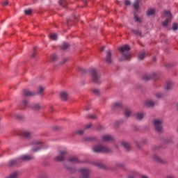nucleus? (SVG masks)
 Masks as SVG:
<instances>
[{"instance_id": "29", "label": "nucleus", "mask_w": 178, "mask_h": 178, "mask_svg": "<svg viewBox=\"0 0 178 178\" xmlns=\"http://www.w3.org/2000/svg\"><path fill=\"white\" fill-rule=\"evenodd\" d=\"M132 33L135 34V35H138V37H141V31L138 30L132 29Z\"/></svg>"}, {"instance_id": "53", "label": "nucleus", "mask_w": 178, "mask_h": 178, "mask_svg": "<svg viewBox=\"0 0 178 178\" xmlns=\"http://www.w3.org/2000/svg\"><path fill=\"white\" fill-rule=\"evenodd\" d=\"M152 60H154V62H156V57H153Z\"/></svg>"}, {"instance_id": "48", "label": "nucleus", "mask_w": 178, "mask_h": 178, "mask_svg": "<svg viewBox=\"0 0 178 178\" xmlns=\"http://www.w3.org/2000/svg\"><path fill=\"white\" fill-rule=\"evenodd\" d=\"M59 3H60V5H61V6H63V5H65V0H60Z\"/></svg>"}, {"instance_id": "43", "label": "nucleus", "mask_w": 178, "mask_h": 178, "mask_svg": "<svg viewBox=\"0 0 178 178\" xmlns=\"http://www.w3.org/2000/svg\"><path fill=\"white\" fill-rule=\"evenodd\" d=\"M105 128L104 127H102V125H99L97 128V130L98 131H102V130H104Z\"/></svg>"}, {"instance_id": "2", "label": "nucleus", "mask_w": 178, "mask_h": 178, "mask_svg": "<svg viewBox=\"0 0 178 178\" xmlns=\"http://www.w3.org/2000/svg\"><path fill=\"white\" fill-rule=\"evenodd\" d=\"M93 152L97 153L110 154L111 149L103 145H96L93 147Z\"/></svg>"}, {"instance_id": "47", "label": "nucleus", "mask_w": 178, "mask_h": 178, "mask_svg": "<svg viewBox=\"0 0 178 178\" xmlns=\"http://www.w3.org/2000/svg\"><path fill=\"white\" fill-rule=\"evenodd\" d=\"M124 5L126 6H129V5H130V1H129V0L125 1Z\"/></svg>"}, {"instance_id": "32", "label": "nucleus", "mask_w": 178, "mask_h": 178, "mask_svg": "<svg viewBox=\"0 0 178 178\" xmlns=\"http://www.w3.org/2000/svg\"><path fill=\"white\" fill-rule=\"evenodd\" d=\"M35 55H37V47H33V53L31 55V58H35Z\"/></svg>"}, {"instance_id": "15", "label": "nucleus", "mask_w": 178, "mask_h": 178, "mask_svg": "<svg viewBox=\"0 0 178 178\" xmlns=\"http://www.w3.org/2000/svg\"><path fill=\"white\" fill-rule=\"evenodd\" d=\"M23 95L24 97H33V95H35L34 92H30L29 90H23Z\"/></svg>"}, {"instance_id": "34", "label": "nucleus", "mask_w": 178, "mask_h": 178, "mask_svg": "<svg viewBox=\"0 0 178 178\" xmlns=\"http://www.w3.org/2000/svg\"><path fill=\"white\" fill-rule=\"evenodd\" d=\"M51 60H52L53 62H55V60H58V56H56V54H52L50 57Z\"/></svg>"}, {"instance_id": "40", "label": "nucleus", "mask_w": 178, "mask_h": 178, "mask_svg": "<svg viewBox=\"0 0 178 178\" xmlns=\"http://www.w3.org/2000/svg\"><path fill=\"white\" fill-rule=\"evenodd\" d=\"M31 12H32L31 9L24 10L25 15H27L28 16H30V15H31Z\"/></svg>"}, {"instance_id": "35", "label": "nucleus", "mask_w": 178, "mask_h": 178, "mask_svg": "<svg viewBox=\"0 0 178 178\" xmlns=\"http://www.w3.org/2000/svg\"><path fill=\"white\" fill-rule=\"evenodd\" d=\"M44 87L42 86H39L38 88V94H42V92H44Z\"/></svg>"}, {"instance_id": "14", "label": "nucleus", "mask_w": 178, "mask_h": 178, "mask_svg": "<svg viewBox=\"0 0 178 178\" xmlns=\"http://www.w3.org/2000/svg\"><path fill=\"white\" fill-rule=\"evenodd\" d=\"M118 50L121 53L126 52L127 51H130V46H129L128 44H124V46H122L121 47H120L118 49Z\"/></svg>"}, {"instance_id": "26", "label": "nucleus", "mask_w": 178, "mask_h": 178, "mask_svg": "<svg viewBox=\"0 0 178 178\" xmlns=\"http://www.w3.org/2000/svg\"><path fill=\"white\" fill-rule=\"evenodd\" d=\"M136 116L138 120H141L142 119L144 118V113H136Z\"/></svg>"}, {"instance_id": "31", "label": "nucleus", "mask_w": 178, "mask_h": 178, "mask_svg": "<svg viewBox=\"0 0 178 178\" xmlns=\"http://www.w3.org/2000/svg\"><path fill=\"white\" fill-rule=\"evenodd\" d=\"M70 45L69 44L64 42L60 45L61 49H67L69 48Z\"/></svg>"}, {"instance_id": "56", "label": "nucleus", "mask_w": 178, "mask_h": 178, "mask_svg": "<svg viewBox=\"0 0 178 178\" xmlns=\"http://www.w3.org/2000/svg\"><path fill=\"white\" fill-rule=\"evenodd\" d=\"M55 129H56V130H58V127H55Z\"/></svg>"}, {"instance_id": "49", "label": "nucleus", "mask_w": 178, "mask_h": 178, "mask_svg": "<svg viewBox=\"0 0 178 178\" xmlns=\"http://www.w3.org/2000/svg\"><path fill=\"white\" fill-rule=\"evenodd\" d=\"M8 3H9V1H6L3 2L2 5H3V6H7Z\"/></svg>"}, {"instance_id": "55", "label": "nucleus", "mask_w": 178, "mask_h": 178, "mask_svg": "<svg viewBox=\"0 0 178 178\" xmlns=\"http://www.w3.org/2000/svg\"><path fill=\"white\" fill-rule=\"evenodd\" d=\"M89 140H95V138H89Z\"/></svg>"}, {"instance_id": "46", "label": "nucleus", "mask_w": 178, "mask_h": 178, "mask_svg": "<svg viewBox=\"0 0 178 178\" xmlns=\"http://www.w3.org/2000/svg\"><path fill=\"white\" fill-rule=\"evenodd\" d=\"M67 62V58H64L62 62L60 63V65H63Z\"/></svg>"}, {"instance_id": "16", "label": "nucleus", "mask_w": 178, "mask_h": 178, "mask_svg": "<svg viewBox=\"0 0 178 178\" xmlns=\"http://www.w3.org/2000/svg\"><path fill=\"white\" fill-rule=\"evenodd\" d=\"M122 145L124 147V148L126 149V151H130L131 149V147L130 146V144L127 142H122Z\"/></svg>"}, {"instance_id": "8", "label": "nucleus", "mask_w": 178, "mask_h": 178, "mask_svg": "<svg viewBox=\"0 0 178 178\" xmlns=\"http://www.w3.org/2000/svg\"><path fill=\"white\" fill-rule=\"evenodd\" d=\"M157 79H158V75L155 73L145 74L143 76V80H145V81H148V80H156Z\"/></svg>"}, {"instance_id": "22", "label": "nucleus", "mask_w": 178, "mask_h": 178, "mask_svg": "<svg viewBox=\"0 0 178 178\" xmlns=\"http://www.w3.org/2000/svg\"><path fill=\"white\" fill-rule=\"evenodd\" d=\"M122 106V102H116L113 104V109H120Z\"/></svg>"}, {"instance_id": "11", "label": "nucleus", "mask_w": 178, "mask_h": 178, "mask_svg": "<svg viewBox=\"0 0 178 178\" xmlns=\"http://www.w3.org/2000/svg\"><path fill=\"white\" fill-rule=\"evenodd\" d=\"M33 159V156L30 155H24L21 158L18 159V161H19V163H22V162H24L26 161H31Z\"/></svg>"}, {"instance_id": "51", "label": "nucleus", "mask_w": 178, "mask_h": 178, "mask_svg": "<svg viewBox=\"0 0 178 178\" xmlns=\"http://www.w3.org/2000/svg\"><path fill=\"white\" fill-rule=\"evenodd\" d=\"M104 49H105V47L102 46V47L100 48L99 51H100L101 52H102V51H104Z\"/></svg>"}, {"instance_id": "7", "label": "nucleus", "mask_w": 178, "mask_h": 178, "mask_svg": "<svg viewBox=\"0 0 178 178\" xmlns=\"http://www.w3.org/2000/svg\"><path fill=\"white\" fill-rule=\"evenodd\" d=\"M67 154V152L66 150L60 151L59 156L55 157V161L56 162H63Z\"/></svg>"}, {"instance_id": "6", "label": "nucleus", "mask_w": 178, "mask_h": 178, "mask_svg": "<svg viewBox=\"0 0 178 178\" xmlns=\"http://www.w3.org/2000/svg\"><path fill=\"white\" fill-rule=\"evenodd\" d=\"M153 124L156 131L158 133H162V121L160 120H153Z\"/></svg>"}, {"instance_id": "20", "label": "nucleus", "mask_w": 178, "mask_h": 178, "mask_svg": "<svg viewBox=\"0 0 178 178\" xmlns=\"http://www.w3.org/2000/svg\"><path fill=\"white\" fill-rule=\"evenodd\" d=\"M172 81H167L166 83H165V89L167 91H169V90H170V88H172Z\"/></svg>"}, {"instance_id": "41", "label": "nucleus", "mask_w": 178, "mask_h": 178, "mask_svg": "<svg viewBox=\"0 0 178 178\" xmlns=\"http://www.w3.org/2000/svg\"><path fill=\"white\" fill-rule=\"evenodd\" d=\"M87 118L88 119H97V115L89 114Z\"/></svg>"}, {"instance_id": "18", "label": "nucleus", "mask_w": 178, "mask_h": 178, "mask_svg": "<svg viewBox=\"0 0 178 178\" xmlns=\"http://www.w3.org/2000/svg\"><path fill=\"white\" fill-rule=\"evenodd\" d=\"M22 136L25 138H30V137H31V133L29 131H23L22 132Z\"/></svg>"}, {"instance_id": "1", "label": "nucleus", "mask_w": 178, "mask_h": 178, "mask_svg": "<svg viewBox=\"0 0 178 178\" xmlns=\"http://www.w3.org/2000/svg\"><path fill=\"white\" fill-rule=\"evenodd\" d=\"M90 77L95 84H101L102 80L101 79V74L98 73L97 70L92 68L90 70Z\"/></svg>"}, {"instance_id": "9", "label": "nucleus", "mask_w": 178, "mask_h": 178, "mask_svg": "<svg viewBox=\"0 0 178 178\" xmlns=\"http://www.w3.org/2000/svg\"><path fill=\"white\" fill-rule=\"evenodd\" d=\"M79 172L81 173V178H88V176H90V170L82 168L79 170Z\"/></svg>"}, {"instance_id": "27", "label": "nucleus", "mask_w": 178, "mask_h": 178, "mask_svg": "<svg viewBox=\"0 0 178 178\" xmlns=\"http://www.w3.org/2000/svg\"><path fill=\"white\" fill-rule=\"evenodd\" d=\"M155 102H154L153 101L149 100L147 102H146L145 105L146 106H148L149 108H151V106H154V105H155Z\"/></svg>"}, {"instance_id": "24", "label": "nucleus", "mask_w": 178, "mask_h": 178, "mask_svg": "<svg viewBox=\"0 0 178 178\" xmlns=\"http://www.w3.org/2000/svg\"><path fill=\"white\" fill-rule=\"evenodd\" d=\"M153 159L155 160L156 162H158L159 163H162V159H160V157L156 154L153 155Z\"/></svg>"}, {"instance_id": "39", "label": "nucleus", "mask_w": 178, "mask_h": 178, "mask_svg": "<svg viewBox=\"0 0 178 178\" xmlns=\"http://www.w3.org/2000/svg\"><path fill=\"white\" fill-rule=\"evenodd\" d=\"M49 38L51 40H56V38H58V35H56V34H51L49 35Z\"/></svg>"}, {"instance_id": "19", "label": "nucleus", "mask_w": 178, "mask_h": 178, "mask_svg": "<svg viewBox=\"0 0 178 178\" xmlns=\"http://www.w3.org/2000/svg\"><path fill=\"white\" fill-rule=\"evenodd\" d=\"M138 58L140 60H143L145 58V52L139 51L138 54Z\"/></svg>"}, {"instance_id": "50", "label": "nucleus", "mask_w": 178, "mask_h": 178, "mask_svg": "<svg viewBox=\"0 0 178 178\" xmlns=\"http://www.w3.org/2000/svg\"><path fill=\"white\" fill-rule=\"evenodd\" d=\"M92 126V124H88L86 126V129H90Z\"/></svg>"}, {"instance_id": "25", "label": "nucleus", "mask_w": 178, "mask_h": 178, "mask_svg": "<svg viewBox=\"0 0 178 178\" xmlns=\"http://www.w3.org/2000/svg\"><path fill=\"white\" fill-rule=\"evenodd\" d=\"M147 16H153V15H155V10L154 8L149 9L147 11Z\"/></svg>"}, {"instance_id": "5", "label": "nucleus", "mask_w": 178, "mask_h": 178, "mask_svg": "<svg viewBox=\"0 0 178 178\" xmlns=\"http://www.w3.org/2000/svg\"><path fill=\"white\" fill-rule=\"evenodd\" d=\"M31 145H33V149H32V151L33 152H37V151L42 148V142L40 140H33L31 143Z\"/></svg>"}, {"instance_id": "45", "label": "nucleus", "mask_w": 178, "mask_h": 178, "mask_svg": "<svg viewBox=\"0 0 178 178\" xmlns=\"http://www.w3.org/2000/svg\"><path fill=\"white\" fill-rule=\"evenodd\" d=\"M156 97L157 98H162V97H163V95L162 93H157V94L156 95Z\"/></svg>"}, {"instance_id": "30", "label": "nucleus", "mask_w": 178, "mask_h": 178, "mask_svg": "<svg viewBox=\"0 0 178 178\" xmlns=\"http://www.w3.org/2000/svg\"><path fill=\"white\" fill-rule=\"evenodd\" d=\"M140 7V3L138 1H136L134 5L133 8L135 10H138V8Z\"/></svg>"}, {"instance_id": "33", "label": "nucleus", "mask_w": 178, "mask_h": 178, "mask_svg": "<svg viewBox=\"0 0 178 178\" xmlns=\"http://www.w3.org/2000/svg\"><path fill=\"white\" fill-rule=\"evenodd\" d=\"M117 168H121L122 169H124L126 165L123 163H116Z\"/></svg>"}, {"instance_id": "17", "label": "nucleus", "mask_w": 178, "mask_h": 178, "mask_svg": "<svg viewBox=\"0 0 178 178\" xmlns=\"http://www.w3.org/2000/svg\"><path fill=\"white\" fill-rule=\"evenodd\" d=\"M68 162H72V163H80V161L76 156H72L68 159Z\"/></svg>"}, {"instance_id": "4", "label": "nucleus", "mask_w": 178, "mask_h": 178, "mask_svg": "<svg viewBox=\"0 0 178 178\" xmlns=\"http://www.w3.org/2000/svg\"><path fill=\"white\" fill-rule=\"evenodd\" d=\"M22 106H24V108H27V106H29V108H32V109H34V111H40V109H41V106H40V104L29 105L27 100H24L22 103Z\"/></svg>"}, {"instance_id": "42", "label": "nucleus", "mask_w": 178, "mask_h": 178, "mask_svg": "<svg viewBox=\"0 0 178 178\" xmlns=\"http://www.w3.org/2000/svg\"><path fill=\"white\" fill-rule=\"evenodd\" d=\"M92 92L95 95H99V90L98 89H94Z\"/></svg>"}, {"instance_id": "12", "label": "nucleus", "mask_w": 178, "mask_h": 178, "mask_svg": "<svg viewBox=\"0 0 178 178\" xmlns=\"http://www.w3.org/2000/svg\"><path fill=\"white\" fill-rule=\"evenodd\" d=\"M102 141H108V143H112L113 141V136L111 135H104L102 136Z\"/></svg>"}, {"instance_id": "21", "label": "nucleus", "mask_w": 178, "mask_h": 178, "mask_svg": "<svg viewBox=\"0 0 178 178\" xmlns=\"http://www.w3.org/2000/svg\"><path fill=\"white\" fill-rule=\"evenodd\" d=\"M60 96L63 101H66V99H67L68 95L66 92H61Z\"/></svg>"}, {"instance_id": "3", "label": "nucleus", "mask_w": 178, "mask_h": 178, "mask_svg": "<svg viewBox=\"0 0 178 178\" xmlns=\"http://www.w3.org/2000/svg\"><path fill=\"white\" fill-rule=\"evenodd\" d=\"M163 14L166 18V19L161 23L163 27H168V24H169L170 22L172 21V13L170 11L164 10Z\"/></svg>"}, {"instance_id": "10", "label": "nucleus", "mask_w": 178, "mask_h": 178, "mask_svg": "<svg viewBox=\"0 0 178 178\" xmlns=\"http://www.w3.org/2000/svg\"><path fill=\"white\" fill-rule=\"evenodd\" d=\"M105 60L108 64L112 63V51L111 50L106 51Z\"/></svg>"}, {"instance_id": "38", "label": "nucleus", "mask_w": 178, "mask_h": 178, "mask_svg": "<svg viewBox=\"0 0 178 178\" xmlns=\"http://www.w3.org/2000/svg\"><path fill=\"white\" fill-rule=\"evenodd\" d=\"M172 29L174 31H176V30L178 29V24H177V23H174V24H172Z\"/></svg>"}, {"instance_id": "52", "label": "nucleus", "mask_w": 178, "mask_h": 178, "mask_svg": "<svg viewBox=\"0 0 178 178\" xmlns=\"http://www.w3.org/2000/svg\"><path fill=\"white\" fill-rule=\"evenodd\" d=\"M17 119H22V115H17Z\"/></svg>"}, {"instance_id": "44", "label": "nucleus", "mask_w": 178, "mask_h": 178, "mask_svg": "<svg viewBox=\"0 0 178 178\" xmlns=\"http://www.w3.org/2000/svg\"><path fill=\"white\" fill-rule=\"evenodd\" d=\"M76 134H83L84 133V131L81 130V129H79L78 131H76Z\"/></svg>"}, {"instance_id": "13", "label": "nucleus", "mask_w": 178, "mask_h": 178, "mask_svg": "<svg viewBox=\"0 0 178 178\" xmlns=\"http://www.w3.org/2000/svg\"><path fill=\"white\" fill-rule=\"evenodd\" d=\"M19 163H20V162L19 161V159H17L15 160H10L8 162V165L9 166V168H12L13 166H17V165H19Z\"/></svg>"}, {"instance_id": "59", "label": "nucleus", "mask_w": 178, "mask_h": 178, "mask_svg": "<svg viewBox=\"0 0 178 178\" xmlns=\"http://www.w3.org/2000/svg\"><path fill=\"white\" fill-rule=\"evenodd\" d=\"M50 109H52V107H51Z\"/></svg>"}, {"instance_id": "28", "label": "nucleus", "mask_w": 178, "mask_h": 178, "mask_svg": "<svg viewBox=\"0 0 178 178\" xmlns=\"http://www.w3.org/2000/svg\"><path fill=\"white\" fill-rule=\"evenodd\" d=\"M124 115L126 118H130V115H131V111H130L129 108H126L124 111Z\"/></svg>"}, {"instance_id": "54", "label": "nucleus", "mask_w": 178, "mask_h": 178, "mask_svg": "<svg viewBox=\"0 0 178 178\" xmlns=\"http://www.w3.org/2000/svg\"><path fill=\"white\" fill-rule=\"evenodd\" d=\"M141 178H148L147 176H142Z\"/></svg>"}, {"instance_id": "37", "label": "nucleus", "mask_w": 178, "mask_h": 178, "mask_svg": "<svg viewBox=\"0 0 178 178\" xmlns=\"http://www.w3.org/2000/svg\"><path fill=\"white\" fill-rule=\"evenodd\" d=\"M96 166H99V168H101L102 169H106V167H105L104 164L101 163H97Z\"/></svg>"}, {"instance_id": "36", "label": "nucleus", "mask_w": 178, "mask_h": 178, "mask_svg": "<svg viewBox=\"0 0 178 178\" xmlns=\"http://www.w3.org/2000/svg\"><path fill=\"white\" fill-rule=\"evenodd\" d=\"M134 19H135V22L138 23H141V19L137 17V15L136 14V13H134Z\"/></svg>"}, {"instance_id": "57", "label": "nucleus", "mask_w": 178, "mask_h": 178, "mask_svg": "<svg viewBox=\"0 0 178 178\" xmlns=\"http://www.w3.org/2000/svg\"><path fill=\"white\" fill-rule=\"evenodd\" d=\"M129 178H134L133 177H129Z\"/></svg>"}, {"instance_id": "23", "label": "nucleus", "mask_w": 178, "mask_h": 178, "mask_svg": "<svg viewBox=\"0 0 178 178\" xmlns=\"http://www.w3.org/2000/svg\"><path fill=\"white\" fill-rule=\"evenodd\" d=\"M127 59H130V54L129 53H125L122 54V58H120V60H127Z\"/></svg>"}, {"instance_id": "58", "label": "nucleus", "mask_w": 178, "mask_h": 178, "mask_svg": "<svg viewBox=\"0 0 178 178\" xmlns=\"http://www.w3.org/2000/svg\"><path fill=\"white\" fill-rule=\"evenodd\" d=\"M86 111H88V108H86Z\"/></svg>"}]
</instances>
